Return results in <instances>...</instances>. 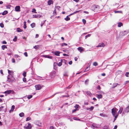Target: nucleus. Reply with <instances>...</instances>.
Instances as JSON below:
<instances>
[{
  "instance_id": "39448f33",
  "label": "nucleus",
  "mask_w": 129,
  "mask_h": 129,
  "mask_svg": "<svg viewBox=\"0 0 129 129\" xmlns=\"http://www.w3.org/2000/svg\"><path fill=\"white\" fill-rule=\"evenodd\" d=\"M35 87L36 90H39L41 88V86L40 84L36 85Z\"/></svg>"
},
{
  "instance_id": "de8ad7c7",
  "label": "nucleus",
  "mask_w": 129,
  "mask_h": 129,
  "mask_svg": "<svg viewBox=\"0 0 129 129\" xmlns=\"http://www.w3.org/2000/svg\"><path fill=\"white\" fill-rule=\"evenodd\" d=\"M82 22H83L84 24H85L86 23V20L85 19H82Z\"/></svg>"
},
{
  "instance_id": "f03ea898",
  "label": "nucleus",
  "mask_w": 129,
  "mask_h": 129,
  "mask_svg": "<svg viewBox=\"0 0 129 129\" xmlns=\"http://www.w3.org/2000/svg\"><path fill=\"white\" fill-rule=\"evenodd\" d=\"M118 109L116 108H114L111 109V113L113 116H116V113L117 112Z\"/></svg>"
},
{
  "instance_id": "052dcab7",
  "label": "nucleus",
  "mask_w": 129,
  "mask_h": 129,
  "mask_svg": "<svg viewBox=\"0 0 129 129\" xmlns=\"http://www.w3.org/2000/svg\"><path fill=\"white\" fill-rule=\"evenodd\" d=\"M7 42L5 41L3 42V43L4 44H7Z\"/></svg>"
},
{
  "instance_id": "a18cd8bd",
  "label": "nucleus",
  "mask_w": 129,
  "mask_h": 129,
  "mask_svg": "<svg viewBox=\"0 0 129 129\" xmlns=\"http://www.w3.org/2000/svg\"><path fill=\"white\" fill-rule=\"evenodd\" d=\"M91 36L90 34H88V35L86 36L85 37V39L87 38V37H90Z\"/></svg>"
},
{
  "instance_id": "ddd939ff",
  "label": "nucleus",
  "mask_w": 129,
  "mask_h": 129,
  "mask_svg": "<svg viewBox=\"0 0 129 129\" xmlns=\"http://www.w3.org/2000/svg\"><path fill=\"white\" fill-rule=\"evenodd\" d=\"M53 3V2L52 0H49L48 2V4L49 5H50L51 4H52Z\"/></svg>"
},
{
  "instance_id": "09e8293b",
  "label": "nucleus",
  "mask_w": 129,
  "mask_h": 129,
  "mask_svg": "<svg viewBox=\"0 0 129 129\" xmlns=\"http://www.w3.org/2000/svg\"><path fill=\"white\" fill-rule=\"evenodd\" d=\"M80 11H77L74 12L73 13L74 14L78 13Z\"/></svg>"
},
{
  "instance_id": "5fc2aeb1",
  "label": "nucleus",
  "mask_w": 129,
  "mask_h": 129,
  "mask_svg": "<svg viewBox=\"0 0 129 129\" xmlns=\"http://www.w3.org/2000/svg\"><path fill=\"white\" fill-rule=\"evenodd\" d=\"M60 8V6H56L55 7L56 9L59 10V8Z\"/></svg>"
},
{
  "instance_id": "79ce46f5",
  "label": "nucleus",
  "mask_w": 129,
  "mask_h": 129,
  "mask_svg": "<svg viewBox=\"0 0 129 129\" xmlns=\"http://www.w3.org/2000/svg\"><path fill=\"white\" fill-rule=\"evenodd\" d=\"M45 23V21H43L41 22V27H42L44 24Z\"/></svg>"
},
{
  "instance_id": "c756f323",
  "label": "nucleus",
  "mask_w": 129,
  "mask_h": 129,
  "mask_svg": "<svg viewBox=\"0 0 129 129\" xmlns=\"http://www.w3.org/2000/svg\"><path fill=\"white\" fill-rule=\"evenodd\" d=\"M33 95H29L28 96L27 98L28 99H29L32 97Z\"/></svg>"
},
{
  "instance_id": "49530a36",
  "label": "nucleus",
  "mask_w": 129,
  "mask_h": 129,
  "mask_svg": "<svg viewBox=\"0 0 129 129\" xmlns=\"http://www.w3.org/2000/svg\"><path fill=\"white\" fill-rule=\"evenodd\" d=\"M53 14H55V15H56V14H57L56 13V9L55 8V9H54V11H53Z\"/></svg>"
},
{
  "instance_id": "f704fd0d",
  "label": "nucleus",
  "mask_w": 129,
  "mask_h": 129,
  "mask_svg": "<svg viewBox=\"0 0 129 129\" xmlns=\"http://www.w3.org/2000/svg\"><path fill=\"white\" fill-rule=\"evenodd\" d=\"M93 66H96L98 65V64L96 62H94L93 63Z\"/></svg>"
},
{
  "instance_id": "4468645a",
  "label": "nucleus",
  "mask_w": 129,
  "mask_h": 129,
  "mask_svg": "<svg viewBox=\"0 0 129 129\" xmlns=\"http://www.w3.org/2000/svg\"><path fill=\"white\" fill-rule=\"evenodd\" d=\"M123 110V108H121L119 110L118 112V114H118V113H119L120 114H121V113L122 112V110Z\"/></svg>"
},
{
  "instance_id": "4d7b16f0",
  "label": "nucleus",
  "mask_w": 129,
  "mask_h": 129,
  "mask_svg": "<svg viewBox=\"0 0 129 129\" xmlns=\"http://www.w3.org/2000/svg\"><path fill=\"white\" fill-rule=\"evenodd\" d=\"M97 89H98L100 90L101 89V87L99 85L97 87Z\"/></svg>"
},
{
  "instance_id": "2f4dec72",
  "label": "nucleus",
  "mask_w": 129,
  "mask_h": 129,
  "mask_svg": "<svg viewBox=\"0 0 129 129\" xmlns=\"http://www.w3.org/2000/svg\"><path fill=\"white\" fill-rule=\"evenodd\" d=\"M62 65V62L61 61H60L59 62V63L58 64V65L59 66H60Z\"/></svg>"
},
{
  "instance_id": "774afa93",
  "label": "nucleus",
  "mask_w": 129,
  "mask_h": 129,
  "mask_svg": "<svg viewBox=\"0 0 129 129\" xmlns=\"http://www.w3.org/2000/svg\"><path fill=\"white\" fill-rule=\"evenodd\" d=\"M37 77L38 78L40 79H41L42 78V77H41L39 76H37Z\"/></svg>"
},
{
  "instance_id": "c03bdc74",
  "label": "nucleus",
  "mask_w": 129,
  "mask_h": 129,
  "mask_svg": "<svg viewBox=\"0 0 129 129\" xmlns=\"http://www.w3.org/2000/svg\"><path fill=\"white\" fill-rule=\"evenodd\" d=\"M79 106V105H76L74 107L75 108V109H77Z\"/></svg>"
},
{
  "instance_id": "1a4fd4ad",
  "label": "nucleus",
  "mask_w": 129,
  "mask_h": 129,
  "mask_svg": "<svg viewBox=\"0 0 129 129\" xmlns=\"http://www.w3.org/2000/svg\"><path fill=\"white\" fill-rule=\"evenodd\" d=\"M8 73L10 75V76H11V77H12L13 75V72L9 70H8Z\"/></svg>"
},
{
  "instance_id": "7ed1b4c3",
  "label": "nucleus",
  "mask_w": 129,
  "mask_h": 129,
  "mask_svg": "<svg viewBox=\"0 0 129 129\" xmlns=\"http://www.w3.org/2000/svg\"><path fill=\"white\" fill-rule=\"evenodd\" d=\"M14 92V91L13 90H7L4 92V93L6 94V95H7V94H9L12 93H13Z\"/></svg>"
},
{
  "instance_id": "9d476101",
  "label": "nucleus",
  "mask_w": 129,
  "mask_h": 129,
  "mask_svg": "<svg viewBox=\"0 0 129 129\" xmlns=\"http://www.w3.org/2000/svg\"><path fill=\"white\" fill-rule=\"evenodd\" d=\"M44 57L45 58H49L51 59L52 58V57L49 55H43Z\"/></svg>"
},
{
  "instance_id": "b1692460",
  "label": "nucleus",
  "mask_w": 129,
  "mask_h": 129,
  "mask_svg": "<svg viewBox=\"0 0 129 129\" xmlns=\"http://www.w3.org/2000/svg\"><path fill=\"white\" fill-rule=\"evenodd\" d=\"M30 26L32 28H33L35 26V24L34 23H33L31 24Z\"/></svg>"
},
{
  "instance_id": "8fccbe9b",
  "label": "nucleus",
  "mask_w": 129,
  "mask_h": 129,
  "mask_svg": "<svg viewBox=\"0 0 129 129\" xmlns=\"http://www.w3.org/2000/svg\"><path fill=\"white\" fill-rule=\"evenodd\" d=\"M4 107L3 106H2L0 107V111H2L3 109L4 108Z\"/></svg>"
},
{
  "instance_id": "c85d7f7f",
  "label": "nucleus",
  "mask_w": 129,
  "mask_h": 129,
  "mask_svg": "<svg viewBox=\"0 0 129 129\" xmlns=\"http://www.w3.org/2000/svg\"><path fill=\"white\" fill-rule=\"evenodd\" d=\"M122 25V23L119 22L118 23V27H120Z\"/></svg>"
},
{
  "instance_id": "c9c22d12",
  "label": "nucleus",
  "mask_w": 129,
  "mask_h": 129,
  "mask_svg": "<svg viewBox=\"0 0 129 129\" xmlns=\"http://www.w3.org/2000/svg\"><path fill=\"white\" fill-rule=\"evenodd\" d=\"M118 116V114H117L116 115V116H114L115 117V118L114 119V120L113 122H114L116 120Z\"/></svg>"
},
{
  "instance_id": "f3484780",
  "label": "nucleus",
  "mask_w": 129,
  "mask_h": 129,
  "mask_svg": "<svg viewBox=\"0 0 129 129\" xmlns=\"http://www.w3.org/2000/svg\"><path fill=\"white\" fill-rule=\"evenodd\" d=\"M41 15H33V18H37L38 17H41Z\"/></svg>"
},
{
  "instance_id": "a211bd4d",
  "label": "nucleus",
  "mask_w": 129,
  "mask_h": 129,
  "mask_svg": "<svg viewBox=\"0 0 129 129\" xmlns=\"http://www.w3.org/2000/svg\"><path fill=\"white\" fill-rule=\"evenodd\" d=\"M125 112H129V106L127 107L125 109Z\"/></svg>"
},
{
  "instance_id": "603ef678",
  "label": "nucleus",
  "mask_w": 129,
  "mask_h": 129,
  "mask_svg": "<svg viewBox=\"0 0 129 129\" xmlns=\"http://www.w3.org/2000/svg\"><path fill=\"white\" fill-rule=\"evenodd\" d=\"M50 129H56L53 126H51L50 127Z\"/></svg>"
},
{
  "instance_id": "dca6fc26",
  "label": "nucleus",
  "mask_w": 129,
  "mask_h": 129,
  "mask_svg": "<svg viewBox=\"0 0 129 129\" xmlns=\"http://www.w3.org/2000/svg\"><path fill=\"white\" fill-rule=\"evenodd\" d=\"M15 108V106L14 105H12L11 107V110L9 111L10 112L11 111H13L14 110Z\"/></svg>"
},
{
  "instance_id": "37998d69",
  "label": "nucleus",
  "mask_w": 129,
  "mask_h": 129,
  "mask_svg": "<svg viewBox=\"0 0 129 129\" xmlns=\"http://www.w3.org/2000/svg\"><path fill=\"white\" fill-rule=\"evenodd\" d=\"M89 68L88 67H87L85 69V71H87L89 70Z\"/></svg>"
},
{
  "instance_id": "393cba45",
  "label": "nucleus",
  "mask_w": 129,
  "mask_h": 129,
  "mask_svg": "<svg viewBox=\"0 0 129 129\" xmlns=\"http://www.w3.org/2000/svg\"><path fill=\"white\" fill-rule=\"evenodd\" d=\"M19 115L20 117H23L24 116V114L23 112H22L19 114Z\"/></svg>"
},
{
  "instance_id": "6e6d98bb",
  "label": "nucleus",
  "mask_w": 129,
  "mask_h": 129,
  "mask_svg": "<svg viewBox=\"0 0 129 129\" xmlns=\"http://www.w3.org/2000/svg\"><path fill=\"white\" fill-rule=\"evenodd\" d=\"M14 56L15 57L18 58L19 57V56L17 54H15L14 55Z\"/></svg>"
},
{
  "instance_id": "3c124183",
  "label": "nucleus",
  "mask_w": 129,
  "mask_h": 129,
  "mask_svg": "<svg viewBox=\"0 0 129 129\" xmlns=\"http://www.w3.org/2000/svg\"><path fill=\"white\" fill-rule=\"evenodd\" d=\"M12 62L15 63V60L14 58H12Z\"/></svg>"
},
{
  "instance_id": "6e6552de",
  "label": "nucleus",
  "mask_w": 129,
  "mask_h": 129,
  "mask_svg": "<svg viewBox=\"0 0 129 129\" xmlns=\"http://www.w3.org/2000/svg\"><path fill=\"white\" fill-rule=\"evenodd\" d=\"M36 124L37 125L39 126H41V123L40 122V121H36Z\"/></svg>"
},
{
  "instance_id": "72a5a7b5",
  "label": "nucleus",
  "mask_w": 129,
  "mask_h": 129,
  "mask_svg": "<svg viewBox=\"0 0 129 129\" xmlns=\"http://www.w3.org/2000/svg\"><path fill=\"white\" fill-rule=\"evenodd\" d=\"M94 7L95 8L94 10H95L96 9L98 8V9L99 8V7L98 6H96L95 5L94 6Z\"/></svg>"
},
{
  "instance_id": "9b49d317",
  "label": "nucleus",
  "mask_w": 129,
  "mask_h": 129,
  "mask_svg": "<svg viewBox=\"0 0 129 129\" xmlns=\"http://www.w3.org/2000/svg\"><path fill=\"white\" fill-rule=\"evenodd\" d=\"M77 49L81 52L83 50V48L82 47H79Z\"/></svg>"
},
{
  "instance_id": "69168bd1",
  "label": "nucleus",
  "mask_w": 129,
  "mask_h": 129,
  "mask_svg": "<svg viewBox=\"0 0 129 129\" xmlns=\"http://www.w3.org/2000/svg\"><path fill=\"white\" fill-rule=\"evenodd\" d=\"M63 55L64 56H69V55L68 54H65V53L63 54Z\"/></svg>"
},
{
  "instance_id": "e433bc0d",
  "label": "nucleus",
  "mask_w": 129,
  "mask_h": 129,
  "mask_svg": "<svg viewBox=\"0 0 129 129\" xmlns=\"http://www.w3.org/2000/svg\"><path fill=\"white\" fill-rule=\"evenodd\" d=\"M93 108H94L93 107L91 106L88 109H87V110H88L89 109V110H90L91 111V110H93Z\"/></svg>"
},
{
  "instance_id": "4c0bfd02",
  "label": "nucleus",
  "mask_w": 129,
  "mask_h": 129,
  "mask_svg": "<svg viewBox=\"0 0 129 129\" xmlns=\"http://www.w3.org/2000/svg\"><path fill=\"white\" fill-rule=\"evenodd\" d=\"M32 12L34 13H36L37 12H36V10L35 9H32Z\"/></svg>"
},
{
  "instance_id": "f8f14e48",
  "label": "nucleus",
  "mask_w": 129,
  "mask_h": 129,
  "mask_svg": "<svg viewBox=\"0 0 129 129\" xmlns=\"http://www.w3.org/2000/svg\"><path fill=\"white\" fill-rule=\"evenodd\" d=\"M117 85H119L120 84L117 83H114L113 85L112 88H114L115 87L117 86Z\"/></svg>"
},
{
  "instance_id": "6ab92c4d",
  "label": "nucleus",
  "mask_w": 129,
  "mask_h": 129,
  "mask_svg": "<svg viewBox=\"0 0 129 129\" xmlns=\"http://www.w3.org/2000/svg\"><path fill=\"white\" fill-rule=\"evenodd\" d=\"M97 98L99 99L102 98V95L101 94H97Z\"/></svg>"
},
{
  "instance_id": "0e129e2a",
  "label": "nucleus",
  "mask_w": 129,
  "mask_h": 129,
  "mask_svg": "<svg viewBox=\"0 0 129 129\" xmlns=\"http://www.w3.org/2000/svg\"><path fill=\"white\" fill-rule=\"evenodd\" d=\"M26 80V79L24 77L23 78V81L24 82H25Z\"/></svg>"
},
{
  "instance_id": "f257e3e1",
  "label": "nucleus",
  "mask_w": 129,
  "mask_h": 129,
  "mask_svg": "<svg viewBox=\"0 0 129 129\" xmlns=\"http://www.w3.org/2000/svg\"><path fill=\"white\" fill-rule=\"evenodd\" d=\"M15 81V79L14 77L12 76H10L9 75H8L7 77V81L9 82H12Z\"/></svg>"
},
{
  "instance_id": "864d4df0",
  "label": "nucleus",
  "mask_w": 129,
  "mask_h": 129,
  "mask_svg": "<svg viewBox=\"0 0 129 129\" xmlns=\"http://www.w3.org/2000/svg\"><path fill=\"white\" fill-rule=\"evenodd\" d=\"M129 74V73L128 72H126L125 74V76L127 77H128Z\"/></svg>"
},
{
  "instance_id": "58836bf2",
  "label": "nucleus",
  "mask_w": 129,
  "mask_h": 129,
  "mask_svg": "<svg viewBox=\"0 0 129 129\" xmlns=\"http://www.w3.org/2000/svg\"><path fill=\"white\" fill-rule=\"evenodd\" d=\"M0 26L1 27L3 28L4 27V25L3 23H1L0 24Z\"/></svg>"
},
{
  "instance_id": "473e14b6",
  "label": "nucleus",
  "mask_w": 129,
  "mask_h": 129,
  "mask_svg": "<svg viewBox=\"0 0 129 129\" xmlns=\"http://www.w3.org/2000/svg\"><path fill=\"white\" fill-rule=\"evenodd\" d=\"M31 119V118L29 117H28L26 119V121H29Z\"/></svg>"
},
{
  "instance_id": "ea45409f",
  "label": "nucleus",
  "mask_w": 129,
  "mask_h": 129,
  "mask_svg": "<svg viewBox=\"0 0 129 129\" xmlns=\"http://www.w3.org/2000/svg\"><path fill=\"white\" fill-rule=\"evenodd\" d=\"M26 72H23V75L24 77H25L26 76Z\"/></svg>"
},
{
  "instance_id": "a19ab883",
  "label": "nucleus",
  "mask_w": 129,
  "mask_h": 129,
  "mask_svg": "<svg viewBox=\"0 0 129 129\" xmlns=\"http://www.w3.org/2000/svg\"><path fill=\"white\" fill-rule=\"evenodd\" d=\"M67 44L66 43H63L61 44V46H67Z\"/></svg>"
},
{
  "instance_id": "20e7f679",
  "label": "nucleus",
  "mask_w": 129,
  "mask_h": 129,
  "mask_svg": "<svg viewBox=\"0 0 129 129\" xmlns=\"http://www.w3.org/2000/svg\"><path fill=\"white\" fill-rule=\"evenodd\" d=\"M31 126L30 123H28L26 126H24V128L25 129H31Z\"/></svg>"
},
{
  "instance_id": "0eeeda50",
  "label": "nucleus",
  "mask_w": 129,
  "mask_h": 129,
  "mask_svg": "<svg viewBox=\"0 0 129 129\" xmlns=\"http://www.w3.org/2000/svg\"><path fill=\"white\" fill-rule=\"evenodd\" d=\"M20 7L19 6H17L15 8V10L16 11L19 12L20 11Z\"/></svg>"
},
{
  "instance_id": "423d86ee",
  "label": "nucleus",
  "mask_w": 129,
  "mask_h": 129,
  "mask_svg": "<svg viewBox=\"0 0 129 129\" xmlns=\"http://www.w3.org/2000/svg\"><path fill=\"white\" fill-rule=\"evenodd\" d=\"M105 44L103 43H100L96 46L97 47H104L105 46Z\"/></svg>"
},
{
  "instance_id": "bf43d9fd",
  "label": "nucleus",
  "mask_w": 129,
  "mask_h": 129,
  "mask_svg": "<svg viewBox=\"0 0 129 129\" xmlns=\"http://www.w3.org/2000/svg\"><path fill=\"white\" fill-rule=\"evenodd\" d=\"M77 109H75L73 110L72 112V113H74L76 111H77Z\"/></svg>"
},
{
  "instance_id": "7c9ffc66",
  "label": "nucleus",
  "mask_w": 129,
  "mask_h": 129,
  "mask_svg": "<svg viewBox=\"0 0 129 129\" xmlns=\"http://www.w3.org/2000/svg\"><path fill=\"white\" fill-rule=\"evenodd\" d=\"M17 40V37L16 36H15L14 38L13 39V41L16 42Z\"/></svg>"
},
{
  "instance_id": "bb28decb",
  "label": "nucleus",
  "mask_w": 129,
  "mask_h": 129,
  "mask_svg": "<svg viewBox=\"0 0 129 129\" xmlns=\"http://www.w3.org/2000/svg\"><path fill=\"white\" fill-rule=\"evenodd\" d=\"M8 13V12L7 11H5L2 13L3 15H5Z\"/></svg>"
},
{
  "instance_id": "4be33fe9",
  "label": "nucleus",
  "mask_w": 129,
  "mask_h": 129,
  "mask_svg": "<svg viewBox=\"0 0 129 129\" xmlns=\"http://www.w3.org/2000/svg\"><path fill=\"white\" fill-rule=\"evenodd\" d=\"M2 48L3 50H4L5 48H7V47L5 45H3L2 46Z\"/></svg>"
},
{
  "instance_id": "338daca9",
  "label": "nucleus",
  "mask_w": 129,
  "mask_h": 129,
  "mask_svg": "<svg viewBox=\"0 0 129 129\" xmlns=\"http://www.w3.org/2000/svg\"><path fill=\"white\" fill-rule=\"evenodd\" d=\"M83 12L84 13H85L87 14H88L89 13V12H87L86 11H84Z\"/></svg>"
},
{
  "instance_id": "e2e57ef3",
  "label": "nucleus",
  "mask_w": 129,
  "mask_h": 129,
  "mask_svg": "<svg viewBox=\"0 0 129 129\" xmlns=\"http://www.w3.org/2000/svg\"><path fill=\"white\" fill-rule=\"evenodd\" d=\"M72 61H70L69 62V64L70 65L71 64H72Z\"/></svg>"
},
{
  "instance_id": "aec40b11",
  "label": "nucleus",
  "mask_w": 129,
  "mask_h": 129,
  "mask_svg": "<svg viewBox=\"0 0 129 129\" xmlns=\"http://www.w3.org/2000/svg\"><path fill=\"white\" fill-rule=\"evenodd\" d=\"M17 31L18 32H22V30L19 28H18L17 29Z\"/></svg>"
},
{
  "instance_id": "13d9d810",
  "label": "nucleus",
  "mask_w": 129,
  "mask_h": 129,
  "mask_svg": "<svg viewBox=\"0 0 129 129\" xmlns=\"http://www.w3.org/2000/svg\"><path fill=\"white\" fill-rule=\"evenodd\" d=\"M24 55L26 57H27V54L26 52H25L24 53Z\"/></svg>"
},
{
  "instance_id": "2eb2a0df",
  "label": "nucleus",
  "mask_w": 129,
  "mask_h": 129,
  "mask_svg": "<svg viewBox=\"0 0 129 129\" xmlns=\"http://www.w3.org/2000/svg\"><path fill=\"white\" fill-rule=\"evenodd\" d=\"M60 53V52L58 51H55V52L54 54L57 56H59V54Z\"/></svg>"
},
{
  "instance_id": "5701e85b",
  "label": "nucleus",
  "mask_w": 129,
  "mask_h": 129,
  "mask_svg": "<svg viewBox=\"0 0 129 129\" xmlns=\"http://www.w3.org/2000/svg\"><path fill=\"white\" fill-rule=\"evenodd\" d=\"M69 16H67L66 17L64 18V19L67 21H68L70 20V18L69 17Z\"/></svg>"
},
{
  "instance_id": "680f3d73",
  "label": "nucleus",
  "mask_w": 129,
  "mask_h": 129,
  "mask_svg": "<svg viewBox=\"0 0 129 129\" xmlns=\"http://www.w3.org/2000/svg\"><path fill=\"white\" fill-rule=\"evenodd\" d=\"M73 119L74 120H79V119H78L76 117H74Z\"/></svg>"
},
{
  "instance_id": "cd10ccee",
  "label": "nucleus",
  "mask_w": 129,
  "mask_h": 129,
  "mask_svg": "<svg viewBox=\"0 0 129 129\" xmlns=\"http://www.w3.org/2000/svg\"><path fill=\"white\" fill-rule=\"evenodd\" d=\"M39 45H36L34 47V48L36 49H38L39 48Z\"/></svg>"
},
{
  "instance_id": "412c9836",
  "label": "nucleus",
  "mask_w": 129,
  "mask_h": 129,
  "mask_svg": "<svg viewBox=\"0 0 129 129\" xmlns=\"http://www.w3.org/2000/svg\"><path fill=\"white\" fill-rule=\"evenodd\" d=\"M86 94L90 96L91 95V93L89 91H87L86 92Z\"/></svg>"
},
{
  "instance_id": "a878e982",
  "label": "nucleus",
  "mask_w": 129,
  "mask_h": 129,
  "mask_svg": "<svg viewBox=\"0 0 129 129\" xmlns=\"http://www.w3.org/2000/svg\"><path fill=\"white\" fill-rule=\"evenodd\" d=\"M23 27L24 29H25L26 28V22L24 21L23 22Z\"/></svg>"
}]
</instances>
